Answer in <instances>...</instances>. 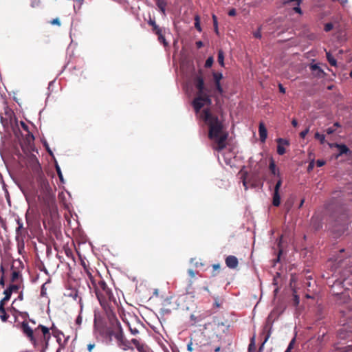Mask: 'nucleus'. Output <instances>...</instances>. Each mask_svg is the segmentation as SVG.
<instances>
[{
	"label": "nucleus",
	"instance_id": "1",
	"mask_svg": "<svg viewBox=\"0 0 352 352\" xmlns=\"http://www.w3.org/2000/svg\"><path fill=\"white\" fill-rule=\"evenodd\" d=\"M201 119L208 127V138L213 141V149L221 151L226 147L228 133L225 130L223 120L210 109H204L201 114Z\"/></svg>",
	"mask_w": 352,
	"mask_h": 352
},
{
	"label": "nucleus",
	"instance_id": "2",
	"mask_svg": "<svg viewBox=\"0 0 352 352\" xmlns=\"http://www.w3.org/2000/svg\"><path fill=\"white\" fill-rule=\"evenodd\" d=\"M28 166L43 196L45 204L50 208H53L55 204V195L36 156L32 155L28 159Z\"/></svg>",
	"mask_w": 352,
	"mask_h": 352
},
{
	"label": "nucleus",
	"instance_id": "3",
	"mask_svg": "<svg viewBox=\"0 0 352 352\" xmlns=\"http://www.w3.org/2000/svg\"><path fill=\"white\" fill-rule=\"evenodd\" d=\"M88 286L94 289L100 304L104 308L109 307L111 302L116 303V298L104 280L99 275L93 276L87 272Z\"/></svg>",
	"mask_w": 352,
	"mask_h": 352
},
{
	"label": "nucleus",
	"instance_id": "4",
	"mask_svg": "<svg viewBox=\"0 0 352 352\" xmlns=\"http://www.w3.org/2000/svg\"><path fill=\"white\" fill-rule=\"evenodd\" d=\"M21 329L34 349H48L49 341L51 339V333L48 327L39 324L32 329L27 322H23Z\"/></svg>",
	"mask_w": 352,
	"mask_h": 352
},
{
	"label": "nucleus",
	"instance_id": "5",
	"mask_svg": "<svg viewBox=\"0 0 352 352\" xmlns=\"http://www.w3.org/2000/svg\"><path fill=\"white\" fill-rule=\"evenodd\" d=\"M194 82L197 91L195 97L192 102V105L197 113L205 105H211V96L216 98V100L218 99V97L215 91L213 94H210V90L206 87L204 79L201 73L195 77Z\"/></svg>",
	"mask_w": 352,
	"mask_h": 352
},
{
	"label": "nucleus",
	"instance_id": "6",
	"mask_svg": "<svg viewBox=\"0 0 352 352\" xmlns=\"http://www.w3.org/2000/svg\"><path fill=\"white\" fill-rule=\"evenodd\" d=\"M108 333L109 336H113L115 338L117 341L118 346L124 351L133 349V348L130 346V341L125 338L120 322L117 319L116 320V326L114 329L109 330Z\"/></svg>",
	"mask_w": 352,
	"mask_h": 352
},
{
	"label": "nucleus",
	"instance_id": "7",
	"mask_svg": "<svg viewBox=\"0 0 352 352\" xmlns=\"http://www.w3.org/2000/svg\"><path fill=\"white\" fill-rule=\"evenodd\" d=\"M16 223L18 224V226L16 228L15 239L18 242L19 245L20 243H22L23 244V239L27 233V231L25 228L23 227V224L19 219L16 220Z\"/></svg>",
	"mask_w": 352,
	"mask_h": 352
},
{
	"label": "nucleus",
	"instance_id": "8",
	"mask_svg": "<svg viewBox=\"0 0 352 352\" xmlns=\"http://www.w3.org/2000/svg\"><path fill=\"white\" fill-rule=\"evenodd\" d=\"M282 185V179L281 178L278 179L277 182L274 186L273 197H272V204L273 206L278 207L280 204V195L279 193L280 188Z\"/></svg>",
	"mask_w": 352,
	"mask_h": 352
},
{
	"label": "nucleus",
	"instance_id": "9",
	"mask_svg": "<svg viewBox=\"0 0 352 352\" xmlns=\"http://www.w3.org/2000/svg\"><path fill=\"white\" fill-rule=\"evenodd\" d=\"M212 76L215 85V91H217L220 95L223 94V89L220 82L221 80L223 78V74L219 72H213Z\"/></svg>",
	"mask_w": 352,
	"mask_h": 352
},
{
	"label": "nucleus",
	"instance_id": "10",
	"mask_svg": "<svg viewBox=\"0 0 352 352\" xmlns=\"http://www.w3.org/2000/svg\"><path fill=\"white\" fill-rule=\"evenodd\" d=\"M309 68L313 72V75L318 78H323L326 74L318 64H311Z\"/></svg>",
	"mask_w": 352,
	"mask_h": 352
},
{
	"label": "nucleus",
	"instance_id": "11",
	"mask_svg": "<svg viewBox=\"0 0 352 352\" xmlns=\"http://www.w3.org/2000/svg\"><path fill=\"white\" fill-rule=\"evenodd\" d=\"M225 263L228 267L230 269H235L239 265L238 258L235 256H228L225 259Z\"/></svg>",
	"mask_w": 352,
	"mask_h": 352
},
{
	"label": "nucleus",
	"instance_id": "12",
	"mask_svg": "<svg viewBox=\"0 0 352 352\" xmlns=\"http://www.w3.org/2000/svg\"><path fill=\"white\" fill-rule=\"evenodd\" d=\"M276 142L278 143L277 146V153L280 155H283L285 153V148H284L283 145L288 146L289 144V142L287 140L283 139V138H278L276 140Z\"/></svg>",
	"mask_w": 352,
	"mask_h": 352
},
{
	"label": "nucleus",
	"instance_id": "13",
	"mask_svg": "<svg viewBox=\"0 0 352 352\" xmlns=\"http://www.w3.org/2000/svg\"><path fill=\"white\" fill-rule=\"evenodd\" d=\"M338 336L343 340H352V331H348L346 327H342L338 331Z\"/></svg>",
	"mask_w": 352,
	"mask_h": 352
},
{
	"label": "nucleus",
	"instance_id": "14",
	"mask_svg": "<svg viewBox=\"0 0 352 352\" xmlns=\"http://www.w3.org/2000/svg\"><path fill=\"white\" fill-rule=\"evenodd\" d=\"M330 146H335L338 148V156H340L343 154H347L348 153L350 152L349 148L345 144L335 143V144H330Z\"/></svg>",
	"mask_w": 352,
	"mask_h": 352
},
{
	"label": "nucleus",
	"instance_id": "15",
	"mask_svg": "<svg viewBox=\"0 0 352 352\" xmlns=\"http://www.w3.org/2000/svg\"><path fill=\"white\" fill-rule=\"evenodd\" d=\"M49 329H50V331L52 330L51 336L53 335V336L56 338V340L58 342V344H60V346H61L62 344H60V341H61L60 336H63V332L60 331V330H58L54 324Z\"/></svg>",
	"mask_w": 352,
	"mask_h": 352
},
{
	"label": "nucleus",
	"instance_id": "16",
	"mask_svg": "<svg viewBox=\"0 0 352 352\" xmlns=\"http://www.w3.org/2000/svg\"><path fill=\"white\" fill-rule=\"evenodd\" d=\"M258 133L261 142H265L267 139V131L263 123L259 124Z\"/></svg>",
	"mask_w": 352,
	"mask_h": 352
},
{
	"label": "nucleus",
	"instance_id": "17",
	"mask_svg": "<svg viewBox=\"0 0 352 352\" xmlns=\"http://www.w3.org/2000/svg\"><path fill=\"white\" fill-rule=\"evenodd\" d=\"M269 169L272 175L278 176L279 179L280 178L279 170L276 168L275 162L272 157L270 160Z\"/></svg>",
	"mask_w": 352,
	"mask_h": 352
},
{
	"label": "nucleus",
	"instance_id": "18",
	"mask_svg": "<svg viewBox=\"0 0 352 352\" xmlns=\"http://www.w3.org/2000/svg\"><path fill=\"white\" fill-rule=\"evenodd\" d=\"M300 2L301 0H289L287 1L289 4L294 6V10L298 14H302V10L300 8Z\"/></svg>",
	"mask_w": 352,
	"mask_h": 352
},
{
	"label": "nucleus",
	"instance_id": "19",
	"mask_svg": "<svg viewBox=\"0 0 352 352\" xmlns=\"http://www.w3.org/2000/svg\"><path fill=\"white\" fill-rule=\"evenodd\" d=\"M270 317H271V316H268V318L267 319L266 324H265V325L264 327V331H268L267 335L266 336L265 339L264 340V342H265L268 340L270 336V330H271V328H272Z\"/></svg>",
	"mask_w": 352,
	"mask_h": 352
},
{
	"label": "nucleus",
	"instance_id": "20",
	"mask_svg": "<svg viewBox=\"0 0 352 352\" xmlns=\"http://www.w3.org/2000/svg\"><path fill=\"white\" fill-rule=\"evenodd\" d=\"M156 5L161 11V12L165 15L166 14V2L164 0H156Z\"/></svg>",
	"mask_w": 352,
	"mask_h": 352
},
{
	"label": "nucleus",
	"instance_id": "21",
	"mask_svg": "<svg viewBox=\"0 0 352 352\" xmlns=\"http://www.w3.org/2000/svg\"><path fill=\"white\" fill-rule=\"evenodd\" d=\"M5 296L0 301V306H5L6 303L10 300L11 297V294L10 290L6 289L3 292Z\"/></svg>",
	"mask_w": 352,
	"mask_h": 352
},
{
	"label": "nucleus",
	"instance_id": "22",
	"mask_svg": "<svg viewBox=\"0 0 352 352\" xmlns=\"http://www.w3.org/2000/svg\"><path fill=\"white\" fill-rule=\"evenodd\" d=\"M9 315L7 314L4 306H0V318L3 322L7 321Z\"/></svg>",
	"mask_w": 352,
	"mask_h": 352
},
{
	"label": "nucleus",
	"instance_id": "23",
	"mask_svg": "<svg viewBox=\"0 0 352 352\" xmlns=\"http://www.w3.org/2000/svg\"><path fill=\"white\" fill-rule=\"evenodd\" d=\"M326 56H327V59L329 63L331 66L336 67L337 65L336 60L334 58V57L331 54V53L329 52H326Z\"/></svg>",
	"mask_w": 352,
	"mask_h": 352
},
{
	"label": "nucleus",
	"instance_id": "24",
	"mask_svg": "<svg viewBox=\"0 0 352 352\" xmlns=\"http://www.w3.org/2000/svg\"><path fill=\"white\" fill-rule=\"evenodd\" d=\"M157 36L159 42L162 43L164 47H167L168 45V43L164 37V32L157 34Z\"/></svg>",
	"mask_w": 352,
	"mask_h": 352
},
{
	"label": "nucleus",
	"instance_id": "25",
	"mask_svg": "<svg viewBox=\"0 0 352 352\" xmlns=\"http://www.w3.org/2000/svg\"><path fill=\"white\" fill-rule=\"evenodd\" d=\"M195 28L199 32H201V28L200 25V16L198 14L195 16Z\"/></svg>",
	"mask_w": 352,
	"mask_h": 352
},
{
	"label": "nucleus",
	"instance_id": "26",
	"mask_svg": "<svg viewBox=\"0 0 352 352\" xmlns=\"http://www.w3.org/2000/svg\"><path fill=\"white\" fill-rule=\"evenodd\" d=\"M314 138L315 139L318 140L321 144H323L325 142V136L323 134L316 132L314 135Z\"/></svg>",
	"mask_w": 352,
	"mask_h": 352
},
{
	"label": "nucleus",
	"instance_id": "27",
	"mask_svg": "<svg viewBox=\"0 0 352 352\" xmlns=\"http://www.w3.org/2000/svg\"><path fill=\"white\" fill-rule=\"evenodd\" d=\"M218 62L221 66H224V54L222 50L218 52Z\"/></svg>",
	"mask_w": 352,
	"mask_h": 352
},
{
	"label": "nucleus",
	"instance_id": "28",
	"mask_svg": "<svg viewBox=\"0 0 352 352\" xmlns=\"http://www.w3.org/2000/svg\"><path fill=\"white\" fill-rule=\"evenodd\" d=\"M293 305L295 306V307H297L298 305H299V302H300V298L299 296L296 294V292H294V294H293Z\"/></svg>",
	"mask_w": 352,
	"mask_h": 352
},
{
	"label": "nucleus",
	"instance_id": "29",
	"mask_svg": "<svg viewBox=\"0 0 352 352\" xmlns=\"http://www.w3.org/2000/svg\"><path fill=\"white\" fill-rule=\"evenodd\" d=\"M152 31L157 35L164 32V30L162 28L159 27L157 25H155V26H153V28H152Z\"/></svg>",
	"mask_w": 352,
	"mask_h": 352
},
{
	"label": "nucleus",
	"instance_id": "30",
	"mask_svg": "<svg viewBox=\"0 0 352 352\" xmlns=\"http://www.w3.org/2000/svg\"><path fill=\"white\" fill-rule=\"evenodd\" d=\"M19 289V286L17 285H10L6 289L10 291L12 294L13 292H17Z\"/></svg>",
	"mask_w": 352,
	"mask_h": 352
},
{
	"label": "nucleus",
	"instance_id": "31",
	"mask_svg": "<svg viewBox=\"0 0 352 352\" xmlns=\"http://www.w3.org/2000/svg\"><path fill=\"white\" fill-rule=\"evenodd\" d=\"M213 62H214L213 58H212V57H209V58L206 60V63H205V67H206V68H209V67H210L212 65Z\"/></svg>",
	"mask_w": 352,
	"mask_h": 352
},
{
	"label": "nucleus",
	"instance_id": "32",
	"mask_svg": "<svg viewBox=\"0 0 352 352\" xmlns=\"http://www.w3.org/2000/svg\"><path fill=\"white\" fill-rule=\"evenodd\" d=\"M333 28V25L331 23H327L324 25V30L327 32L331 31Z\"/></svg>",
	"mask_w": 352,
	"mask_h": 352
},
{
	"label": "nucleus",
	"instance_id": "33",
	"mask_svg": "<svg viewBox=\"0 0 352 352\" xmlns=\"http://www.w3.org/2000/svg\"><path fill=\"white\" fill-rule=\"evenodd\" d=\"M137 350L139 352H148V347L145 344H142L137 348Z\"/></svg>",
	"mask_w": 352,
	"mask_h": 352
},
{
	"label": "nucleus",
	"instance_id": "34",
	"mask_svg": "<svg viewBox=\"0 0 352 352\" xmlns=\"http://www.w3.org/2000/svg\"><path fill=\"white\" fill-rule=\"evenodd\" d=\"M261 26H260L258 28L257 31H256L255 32L253 33L254 36L256 38H261Z\"/></svg>",
	"mask_w": 352,
	"mask_h": 352
},
{
	"label": "nucleus",
	"instance_id": "35",
	"mask_svg": "<svg viewBox=\"0 0 352 352\" xmlns=\"http://www.w3.org/2000/svg\"><path fill=\"white\" fill-rule=\"evenodd\" d=\"M309 131V128L308 127L300 133V137L301 138H305L306 137V135L308 134Z\"/></svg>",
	"mask_w": 352,
	"mask_h": 352
},
{
	"label": "nucleus",
	"instance_id": "36",
	"mask_svg": "<svg viewBox=\"0 0 352 352\" xmlns=\"http://www.w3.org/2000/svg\"><path fill=\"white\" fill-rule=\"evenodd\" d=\"M56 171H57V173H58V177H59L60 180L61 182H63V177L62 172L60 170V167L58 165H56Z\"/></svg>",
	"mask_w": 352,
	"mask_h": 352
},
{
	"label": "nucleus",
	"instance_id": "37",
	"mask_svg": "<svg viewBox=\"0 0 352 352\" xmlns=\"http://www.w3.org/2000/svg\"><path fill=\"white\" fill-rule=\"evenodd\" d=\"M190 320H191V321H192V325H196V324H197V323L200 320H197V317H196L195 315L192 314V315L190 316Z\"/></svg>",
	"mask_w": 352,
	"mask_h": 352
},
{
	"label": "nucleus",
	"instance_id": "38",
	"mask_svg": "<svg viewBox=\"0 0 352 352\" xmlns=\"http://www.w3.org/2000/svg\"><path fill=\"white\" fill-rule=\"evenodd\" d=\"M221 347L220 345L214 346L210 349V352H221Z\"/></svg>",
	"mask_w": 352,
	"mask_h": 352
},
{
	"label": "nucleus",
	"instance_id": "39",
	"mask_svg": "<svg viewBox=\"0 0 352 352\" xmlns=\"http://www.w3.org/2000/svg\"><path fill=\"white\" fill-rule=\"evenodd\" d=\"M328 135L333 134L336 131V129L333 126H330L325 130Z\"/></svg>",
	"mask_w": 352,
	"mask_h": 352
},
{
	"label": "nucleus",
	"instance_id": "40",
	"mask_svg": "<svg viewBox=\"0 0 352 352\" xmlns=\"http://www.w3.org/2000/svg\"><path fill=\"white\" fill-rule=\"evenodd\" d=\"M197 272H195L193 270H192V269H189V270H188V274L189 276H190L191 278H194L195 277V276H196V274H197Z\"/></svg>",
	"mask_w": 352,
	"mask_h": 352
},
{
	"label": "nucleus",
	"instance_id": "41",
	"mask_svg": "<svg viewBox=\"0 0 352 352\" xmlns=\"http://www.w3.org/2000/svg\"><path fill=\"white\" fill-rule=\"evenodd\" d=\"M50 23L52 25H58V26L60 25V20H59L58 18L54 19L53 20H52L50 21Z\"/></svg>",
	"mask_w": 352,
	"mask_h": 352
},
{
	"label": "nucleus",
	"instance_id": "42",
	"mask_svg": "<svg viewBox=\"0 0 352 352\" xmlns=\"http://www.w3.org/2000/svg\"><path fill=\"white\" fill-rule=\"evenodd\" d=\"M129 328L133 335H136L139 333L138 330L135 327L133 328L131 326L129 325Z\"/></svg>",
	"mask_w": 352,
	"mask_h": 352
},
{
	"label": "nucleus",
	"instance_id": "43",
	"mask_svg": "<svg viewBox=\"0 0 352 352\" xmlns=\"http://www.w3.org/2000/svg\"><path fill=\"white\" fill-rule=\"evenodd\" d=\"M236 14V10L235 8H232L228 12V15L230 16H234Z\"/></svg>",
	"mask_w": 352,
	"mask_h": 352
},
{
	"label": "nucleus",
	"instance_id": "44",
	"mask_svg": "<svg viewBox=\"0 0 352 352\" xmlns=\"http://www.w3.org/2000/svg\"><path fill=\"white\" fill-rule=\"evenodd\" d=\"M20 124L23 130L29 131L28 126L23 121H21Z\"/></svg>",
	"mask_w": 352,
	"mask_h": 352
},
{
	"label": "nucleus",
	"instance_id": "45",
	"mask_svg": "<svg viewBox=\"0 0 352 352\" xmlns=\"http://www.w3.org/2000/svg\"><path fill=\"white\" fill-rule=\"evenodd\" d=\"M294 342H295V338H293L291 340V342H289L287 349H288L289 351H291V350L293 349V346H294Z\"/></svg>",
	"mask_w": 352,
	"mask_h": 352
},
{
	"label": "nucleus",
	"instance_id": "46",
	"mask_svg": "<svg viewBox=\"0 0 352 352\" xmlns=\"http://www.w3.org/2000/svg\"><path fill=\"white\" fill-rule=\"evenodd\" d=\"M96 344L95 343H89L87 344V350L89 351V352H91L92 349L95 347Z\"/></svg>",
	"mask_w": 352,
	"mask_h": 352
},
{
	"label": "nucleus",
	"instance_id": "47",
	"mask_svg": "<svg viewBox=\"0 0 352 352\" xmlns=\"http://www.w3.org/2000/svg\"><path fill=\"white\" fill-rule=\"evenodd\" d=\"M148 25H150L152 28H153V26H155L156 24L155 23V19H151V17L149 18V20L148 21Z\"/></svg>",
	"mask_w": 352,
	"mask_h": 352
},
{
	"label": "nucleus",
	"instance_id": "48",
	"mask_svg": "<svg viewBox=\"0 0 352 352\" xmlns=\"http://www.w3.org/2000/svg\"><path fill=\"white\" fill-rule=\"evenodd\" d=\"M324 164H325V162L323 160H318L316 161V165H317L318 167H321V166H324Z\"/></svg>",
	"mask_w": 352,
	"mask_h": 352
},
{
	"label": "nucleus",
	"instance_id": "49",
	"mask_svg": "<svg viewBox=\"0 0 352 352\" xmlns=\"http://www.w3.org/2000/svg\"><path fill=\"white\" fill-rule=\"evenodd\" d=\"M187 349L188 351L192 352L193 351L194 349L192 347V342L190 341L188 345H187Z\"/></svg>",
	"mask_w": 352,
	"mask_h": 352
},
{
	"label": "nucleus",
	"instance_id": "50",
	"mask_svg": "<svg viewBox=\"0 0 352 352\" xmlns=\"http://www.w3.org/2000/svg\"><path fill=\"white\" fill-rule=\"evenodd\" d=\"M253 346H254V338H252L251 343L249 345L248 352H251V349L253 348Z\"/></svg>",
	"mask_w": 352,
	"mask_h": 352
},
{
	"label": "nucleus",
	"instance_id": "51",
	"mask_svg": "<svg viewBox=\"0 0 352 352\" xmlns=\"http://www.w3.org/2000/svg\"><path fill=\"white\" fill-rule=\"evenodd\" d=\"M212 21H213V26H217L218 25L217 17L214 14L212 15Z\"/></svg>",
	"mask_w": 352,
	"mask_h": 352
},
{
	"label": "nucleus",
	"instance_id": "52",
	"mask_svg": "<svg viewBox=\"0 0 352 352\" xmlns=\"http://www.w3.org/2000/svg\"><path fill=\"white\" fill-rule=\"evenodd\" d=\"M278 89L280 92L285 94V89L283 87V86L281 84L278 85Z\"/></svg>",
	"mask_w": 352,
	"mask_h": 352
},
{
	"label": "nucleus",
	"instance_id": "53",
	"mask_svg": "<svg viewBox=\"0 0 352 352\" xmlns=\"http://www.w3.org/2000/svg\"><path fill=\"white\" fill-rule=\"evenodd\" d=\"M75 1L77 3L78 9H80L82 4L83 3L84 0H75Z\"/></svg>",
	"mask_w": 352,
	"mask_h": 352
},
{
	"label": "nucleus",
	"instance_id": "54",
	"mask_svg": "<svg viewBox=\"0 0 352 352\" xmlns=\"http://www.w3.org/2000/svg\"><path fill=\"white\" fill-rule=\"evenodd\" d=\"M214 271L219 270L220 269V265L219 263L212 265Z\"/></svg>",
	"mask_w": 352,
	"mask_h": 352
},
{
	"label": "nucleus",
	"instance_id": "55",
	"mask_svg": "<svg viewBox=\"0 0 352 352\" xmlns=\"http://www.w3.org/2000/svg\"><path fill=\"white\" fill-rule=\"evenodd\" d=\"M12 275V280L14 281L15 278L18 277V273L16 272H13Z\"/></svg>",
	"mask_w": 352,
	"mask_h": 352
},
{
	"label": "nucleus",
	"instance_id": "56",
	"mask_svg": "<svg viewBox=\"0 0 352 352\" xmlns=\"http://www.w3.org/2000/svg\"><path fill=\"white\" fill-rule=\"evenodd\" d=\"M292 124L293 125L294 127H297L298 126V121L296 119L294 118L292 121Z\"/></svg>",
	"mask_w": 352,
	"mask_h": 352
},
{
	"label": "nucleus",
	"instance_id": "57",
	"mask_svg": "<svg viewBox=\"0 0 352 352\" xmlns=\"http://www.w3.org/2000/svg\"><path fill=\"white\" fill-rule=\"evenodd\" d=\"M196 46L197 47V48H201L203 46V42L201 41H197Z\"/></svg>",
	"mask_w": 352,
	"mask_h": 352
},
{
	"label": "nucleus",
	"instance_id": "58",
	"mask_svg": "<svg viewBox=\"0 0 352 352\" xmlns=\"http://www.w3.org/2000/svg\"><path fill=\"white\" fill-rule=\"evenodd\" d=\"M139 342H139V340H138L137 339L133 338V339H132V340H131L130 344H131V343H133V344L135 346V345H136L137 344H138Z\"/></svg>",
	"mask_w": 352,
	"mask_h": 352
},
{
	"label": "nucleus",
	"instance_id": "59",
	"mask_svg": "<svg viewBox=\"0 0 352 352\" xmlns=\"http://www.w3.org/2000/svg\"><path fill=\"white\" fill-rule=\"evenodd\" d=\"M332 126H333V128H335L336 129V128L340 127L341 125L338 122H336L333 124V125Z\"/></svg>",
	"mask_w": 352,
	"mask_h": 352
},
{
	"label": "nucleus",
	"instance_id": "60",
	"mask_svg": "<svg viewBox=\"0 0 352 352\" xmlns=\"http://www.w3.org/2000/svg\"><path fill=\"white\" fill-rule=\"evenodd\" d=\"M4 278L3 276H2L0 278V285H2L3 287L4 286Z\"/></svg>",
	"mask_w": 352,
	"mask_h": 352
},
{
	"label": "nucleus",
	"instance_id": "61",
	"mask_svg": "<svg viewBox=\"0 0 352 352\" xmlns=\"http://www.w3.org/2000/svg\"><path fill=\"white\" fill-rule=\"evenodd\" d=\"M37 352H46L47 349H35Z\"/></svg>",
	"mask_w": 352,
	"mask_h": 352
},
{
	"label": "nucleus",
	"instance_id": "62",
	"mask_svg": "<svg viewBox=\"0 0 352 352\" xmlns=\"http://www.w3.org/2000/svg\"><path fill=\"white\" fill-rule=\"evenodd\" d=\"M76 323L77 324H80L81 323V317L80 316H78L76 319Z\"/></svg>",
	"mask_w": 352,
	"mask_h": 352
},
{
	"label": "nucleus",
	"instance_id": "63",
	"mask_svg": "<svg viewBox=\"0 0 352 352\" xmlns=\"http://www.w3.org/2000/svg\"><path fill=\"white\" fill-rule=\"evenodd\" d=\"M214 32H216V34H219L218 25L217 26H214Z\"/></svg>",
	"mask_w": 352,
	"mask_h": 352
},
{
	"label": "nucleus",
	"instance_id": "64",
	"mask_svg": "<svg viewBox=\"0 0 352 352\" xmlns=\"http://www.w3.org/2000/svg\"><path fill=\"white\" fill-rule=\"evenodd\" d=\"M246 183H247V182H246L245 179H243V186H245V189H247V188H248V187H247V185H246Z\"/></svg>",
	"mask_w": 352,
	"mask_h": 352
}]
</instances>
